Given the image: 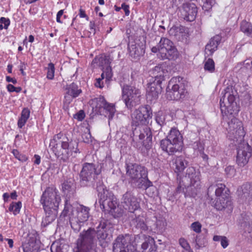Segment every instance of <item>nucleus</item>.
Returning a JSON list of instances; mask_svg holds the SVG:
<instances>
[{"mask_svg": "<svg viewBox=\"0 0 252 252\" xmlns=\"http://www.w3.org/2000/svg\"><path fill=\"white\" fill-rule=\"evenodd\" d=\"M187 87V82L183 77H172L166 88L167 98L176 101L184 99L188 94Z\"/></svg>", "mask_w": 252, "mask_h": 252, "instance_id": "8", "label": "nucleus"}, {"mask_svg": "<svg viewBox=\"0 0 252 252\" xmlns=\"http://www.w3.org/2000/svg\"><path fill=\"white\" fill-rule=\"evenodd\" d=\"M215 3V0H205L202 6V9L205 11H209L212 9L213 5Z\"/></svg>", "mask_w": 252, "mask_h": 252, "instance_id": "53", "label": "nucleus"}, {"mask_svg": "<svg viewBox=\"0 0 252 252\" xmlns=\"http://www.w3.org/2000/svg\"><path fill=\"white\" fill-rule=\"evenodd\" d=\"M73 208L72 205L68 201V199L66 198L64 206L63 211H62L61 217L65 218L67 216H69L71 214H72L73 212Z\"/></svg>", "mask_w": 252, "mask_h": 252, "instance_id": "41", "label": "nucleus"}, {"mask_svg": "<svg viewBox=\"0 0 252 252\" xmlns=\"http://www.w3.org/2000/svg\"><path fill=\"white\" fill-rule=\"evenodd\" d=\"M64 13V10L62 9L58 11V12L57 14V17H56V21L58 23H62V21L61 20V16L63 15Z\"/></svg>", "mask_w": 252, "mask_h": 252, "instance_id": "63", "label": "nucleus"}, {"mask_svg": "<svg viewBox=\"0 0 252 252\" xmlns=\"http://www.w3.org/2000/svg\"><path fill=\"white\" fill-rule=\"evenodd\" d=\"M102 167L103 164L101 165L99 169H97V167L93 163H84L79 174V182L81 187L91 188L96 189L98 192L100 207L105 213L95 222L92 221L93 228L94 227V223L98 221L100 218L105 217L110 220L113 224L111 231L108 233L109 235L113 231L114 224L112 220L106 216V212L109 213L114 218H118L123 216L124 210L119 207L118 199L113 193L108 190L104 185L101 175Z\"/></svg>", "mask_w": 252, "mask_h": 252, "instance_id": "1", "label": "nucleus"}, {"mask_svg": "<svg viewBox=\"0 0 252 252\" xmlns=\"http://www.w3.org/2000/svg\"><path fill=\"white\" fill-rule=\"evenodd\" d=\"M215 208L219 211L227 208L230 210H232V202L230 196L228 195L218 198L215 204Z\"/></svg>", "mask_w": 252, "mask_h": 252, "instance_id": "28", "label": "nucleus"}, {"mask_svg": "<svg viewBox=\"0 0 252 252\" xmlns=\"http://www.w3.org/2000/svg\"><path fill=\"white\" fill-rule=\"evenodd\" d=\"M18 197L17 192L16 190H13L10 194L8 192H5L2 195V198L4 203H7L9 201V198L11 199L15 200H17Z\"/></svg>", "mask_w": 252, "mask_h": 252, "instance_id": "46", "label": "nucleus"}, {"mask_svg": "<svg viewBox=\"0 0 252 252\" xmlns=\"http://www.w3.org/2000/svg\"><path fill=\"white\" fill-rule=\"evenodd\" d=\"M126 174L129 177V183L139 189H147L153 186V183L148 177L147 168L141 164L129 163L126 164Z\"/></svg>", "mask_w": 252, "mask_h": 252, "instance_id": "6", "label": "nucleus"}, {"mask_svg": "<svg viewBox=\"0 0 252 252\" xmlns=\"http://www.w3.org/2000/svg\"><path fill=\"white\" fill-rule=\"evenodd\" d=\"M122 8L124 10L125 15L128 16L130 13L129 6L128 4H126L125 3L122 4Z\"/></svg>", "mask_w": 252, "mask_h": 252, "instance_id": "60", "label": "nucleus"}, {"mask_svg": "<svg viewBox=\"0 0 252 252\" xmlns=\"http://www.w3.org/2000/svg\"><path fill=\"white\" fill-rule=\"evenodd\" d=\"M122 88V98L126 107L131 110L140 103L141 92L139 89L132 85L120 84Z\"/></svg>", "mask_w": 252, "mask_h": 252, "instance_id": "9", "label": "nucleus"}, {"mask_svg": "<svg viewBox=\"0 0 252 252\" xmlns=\"http://www.w3.org/2000/svg\"><path fill=\"white\" fill-rule=\"evenodd\" d=\"M115 111V105L107 102V104L101 108V110L97 115L104 116L105 117H107L109 120H111L114 117Z\"/></svg>", "mask_w": 252, "mask_h": 252, "instance_id": "34", "label": "nucleus"}, {"mask_svg": "<svg viewBox=\"0 0 252 252\" xmlns=\"http://www.w3.org/2000/svg\"><path fill=\"white\" fill-rule=\"evenodd\" d=\"M189 239L191 243L195 244V247L197 249L204 247L207 243L205 235L202 233L198 235L191 234Z\"/></svg>", "mask_w": 252, "mask_h": 252, "instance_id": "33", "label": "nucleus"}, {"mask_svg": "<svg viewBox=\"0 0 252 252\" xmlns=\"http://www.w3.org/2000/svg\"><path fill=\"white\" fill-rule=\"evenodd\" d=\"M252 156V148L249 144L243 141L238 145L235 162L239 167H245Z\"/></svg>", "mask_w": 252, "mask_h": 252, "instance_id": "13", "label": "nucleus"}, {"mask_svg": "<svg viewBox=\"0 0 252 252\" xmlns=\"http://www.w3.org/2000/svg\"><path fill=\"white\" fill-rule=\"evenodd\" d=\"M238 195L244 202L252 201V183H246L237 189Z\"/></svg>", "mask_w": 252, "mask_h": 252, "instance_id": "19", "label": "nucleus"}, {"mask_svg": "<svg viewBox=\"0 0 252 252\" xmlns=\"http://www.w3.org/2000/svg\"><path fill=\"white\" fill-rule=\"evenodd\" d=\"M166 115L161 111L155 113V120L158 125L159 130H161L163 126L166 125Z\"/></svg>", "mask_w": 252, "mask_h": 252, "instance_id": "39", "label": "nucleus"}, {"mask_svg": "<svg viewBox=\"0 0 252 252\" xmlns=\"http://www.w3.org/2000/svg\"><path fill=\"white\" fill-rule=\"evenodd\" d=\"M85 117V113L83 110H80L73 115V118L79 121H82Z\"/></svg>", "mask_w": 252, "mask_h": 252, "instance_id": "56", "label": "nucleus"}, {"mask_svg": "<svg viewBox=\"0 0 252 252\" xmlns=\"http://www.w3.org/2000/svg\"><path fill=\"white\" fill-rule=\"evenodd\" d=\"M26 69V64L24 62H21L20 64L19 65V70L21 71V73L23 76L26 75V73L24 71V69Z\"/></svg>", "mask_w": 252, "mask_h": 252, "instance_id": "64", "label": "nucleus"}, {"mask_svg": "<svg viewBox=\"0 0 252 252\" xmlns=\"http://www.w3.org/2000/svg\"><path fill=\"white\" fill-rule=\"evenodd\" d=\"M153 116L152 110L149 105H142L131 115V126L133 128L148 126Z\"/></svg>", "mask_w": 252, "mask_h": 252, "instance_id": "10", "label": "nucleus"}, {"mask_svg": "<svg viewBox=\"0 0 252 252\" xmlns=\"http://www.w3.org/2000/svg\"><path fill=\"white\" fill-rule=\"evenodd\" d=\"M158 43L160 47V59L162 60H175L177 59L178 51L171 40L165 37H161Z\"/></svg>", "mask_w": 252, "mask_h": 252, "instance_id": "12", "label": "nucleus"}, {"mask_svg": "<svg viewBox=\"0 0 252 252\" xmlns=\"http://www.w3.org/2000/svg\"><path fill=\"white\" fill-rule=\"evenodd\" d=\"M84 222H82L79 220L78 218L69 219V223L72 229L76 232H79L83 225Z\"/></svg>", "mask_w": 252, "mask_h": 252, "instance_id": "42", "label": "nucleus"}, {"mask_svg": "<svg viewBox=\"0 0 252 252\" xmlns=\"http://www.w3.org/2000/svg\"><path fill=\"white\" fill-rule=\"evenodd\" d=\"M90 211L89 207L80 205L77 208V218L82 222L86 221L90 216Z\"/></svg>", "mask_w": 252, "mask_h": 252, "instance_id": "35", "label": "nucleus"}, {"mask_svg": "<svg viewBox=\"0 0 252 252\" xmlns=\"http://www.w3.org/2000/svg\"><path fill=\"white\" fill-rule=\"evenodd\" d=\"M12 153L13 154L15 158L20 161L25 162L28 159V158L26 155L20 153L19 151L17 149H13L12 151Z\"/></svg>", "mask_w": 252, "mask_h": 252, "instance_id": "48", "label": "nucleus"}, {"mask_svg": "<svg viewBox=\"0 0 252 252\" xmlns=\"http://www.w3.org/2000/svg\"><path fill=\"white\" fill-rule=\"evenodd\" d=\"M202 225L199 221H195L191 223V229L197 233H199L201 231Z\"/></svg>", "mask_w": 252, "mask_h": 252, "instance_id": "55", "label": "nucleus"}, {"mask_svg": "<svg viewBox=\"0 0 252 252\" xmlns=\"http://www.w3.org/2000/svg\"><path fill=\"white\" fill-rule=\"evenodd\" d=\"M79 16L80 18H85L87 20H89V17L86 14L85 10L80 8Z\"/></svg>", "mask_w": 252, "mask_h": 252, "instance_id": "62", "label": "nucleus"}, {"mask_svg": "<svg viewBox=\"0 0 252 252\" xmlns=\"http://www.w3.org/2000/svg\"><path fill=\"white\" fill-rule=\"evenodd\" d=\"M34 243L32 242H29L22 245V248L24 252H33Z\"/></svg>", "mask_w": 252, "mask_h": 252, "instance_id": "51", "label": "nucleus"}, {"mask_svg": "<svg viewBox=\"0 0 252 252\" xmlns=\"http://www.w3.org/2000/svg\"><path fill=\"white\" fill-rule=\"evenodd\" d=\"M133 139L137 137L142 141L143 147L146 150V153L151 148L153 135L151 129L148 126H141L132 129Z\"/></svg>", "mask_w": 252, "mask_h": 252, "instance_id": "11", "label": "nucleus"}, {"mask_svg": "<svg viewBox=\"0 0 252 252\" xmlns=\"http://www.w3.org/2000/svg\"><path fill=\"white\" fill-rule=\"evenodd\" d=\"M162 81L160 80L154 79L148 84L146 94L148 99L152 101L158 98L159 94L161 93L162 90Z\"/></svg>", "mask_w": 252, "mask_h": 252, "instance_id": "16", "label": "nucleus"}, {"mask_svg": "<svg viewBox=\"0 0 252 252\" xmlns=\"http://www.w3.org/2000/svg\"><path fill=\"white\" fill-rule=\"evenodd\" d=\"M112 59L109 54H102L98 56H96L92 61V65L94 67L99 66L102 69L107 67H110V64Z\"/></svg>", "mask_w": 252, "mask_h": 252, "instance_id": "21", "label": "nucleus"}, {"mask_svg": "<svg viewBox=\"0 0 252 252\" xmlns=\"http://www.w3.org/2000/svg\"><path fill=\"white\" fill-rule=\"evenodd\" d=\"M186 177L190 179V185L198 187L200 185V173L192 166L189 167L186 171Z\"/></svg>", "mask_w": 252, "mask_h": 252, "instance_id": "27", "label": "nucleus"}, {"mask_svg": "<svg viewBox=\"0 0 252 252\" xmlns=\"http://www.w3.org/2000/svg\"><path fill=\"white\" fill-rule=\"evenodd\" d=\"M169 33L170 35L175 36L178 40H184L188 36V29L185 26L179 25L174 26L170 28Z\"/></svg>", "mask_w": 252, "mask_h": 252, "instance_id": "24", "label": "nucleus"}, {"mask_svg": "<svg viewBox=\"0 0 252 252\" xmlns=\"http://www.w3.org/2000/svg\"><path fill=\"white\" fill-rule=\"evenodd\" d=\"M189 163L188 160L185 157L183 156L177 157L174 162V171L178 176L188 167Z\"/></svg>", "mask_w": 252, "mask_h": 252, "instance_id": "30", "label": "nucleus"}, {"mask_svg": "<svg viewBox=\"0 0 252 252\" xmlns=\"http://www.w3.org/2000/svg\"><path fill=\"white\" fill-rule=\"evenodd\" d=\"M22 206V204L21 201H13L9 205L8 211L9 212H12L14 216H16L20 213Z\"/></svg>", "mask_w": 252, "mask_h": 252, "instance_id": "40", "label": "nucleus"}, {"mask_svg": "<svg viewBox=\"0 0 252 252\" xmlns=\"http://www.w3.org/2000/svg\"><path fill=\"white\" fill-rule=\"evenodd\" d=\"M180 245L187 252H193L187 241L184 238H181L179 240Z\"/></svg>", "mask_w": 252, "mask_h": 252, "instance_id": "50", "label": "nucleus"}, {"mask_svg": "<svg viewBox=\"0 0 252 252\" xmlns=\"http://www.w3.org/2000/svg\"><path fill=\"white\" fill-rule=\"evenodd\" d=\"M204 68L205 71L210 73H213L215 70V62L211 58L208 59L204 62Z\"/></svg>", "mask_w": 252, "mask_h": 252, "instance_id": "45", "label": "nucleus"}, {"mask_svg": "<svg viewBox=\"0 0 252 252\" xmlns=\"http://www.w3.org/2000/svg\"><path fill=\"white\" fill-rule=\"evenodd\" d=\"M166 225L167 223L165 219L163 218L157 219L155 225L158 232H162L165 230Z\"/></svg>", "mask_w": 252, "mask_h": 252, "instance_id": "44", "label": "nucleus"}, {"mask_svg": "<svg viewBox=\"0 0 252 252\" xmlns=\"http://www.w3.org/2000/svg\"><path fill=\"white\" fill-rule=\"evenodd\" d=\"M104 70V72L105 74V81L106 82H109L111 80L112 76H113V73L112 71L111 67H107L103 69Z\"/></svg>", "mask_w": 252, "mask_h": 252, "instance_id": "54", "label": "nucleus"}, {"mask_svg": "<svg viewBox=\"0 0 252 252\" xmlns=\"http://www.w3.org/2000/svg\"><path fill=\"white\" fill-rule=\"evenodd\" d=\"M145 45L143 44L131 45L128 48L130 56L135 61L139 59L145 53Z\"/></svg>", "mask_w": 252, "mask_h": 252, "instance_id": "29", "label": "nucleus"}, {"mask_svg": "<svg viewBox=\"0 0 252 252\" xmlns=\"http://www.w3.org/2000/svg\"><path fill=\"white\" fill-rule=\"evenodd\" d=\"M249 220L248 216L242 215L241 219L239 220V224L243 229L244 235L247 237H251L252 233V226Z\"/></svg>", "mask_w": 252, "mask_h": 252, "instance_id": "31", "label": "nucleus"}, {"mask_svg": "<svg viewBox=\"0 0 252 252\" xmlns=\"http://www.w3.org/2000/svg\"><path fill=\"white\" fill-rule=\"evenodd\" d=\"M221 246L224 249L226 248L228 245V241L226 237L223 236L220 242Z\"/></svg>", "mask_w": 252, "mask_h": 252, "instance_id": "61", "label": "nucleus"}, {"mask_svg": "<svg viewBox=\"0 0 252 252\" xmlns=\"http://www.w3.org/2000/svg\"><path fill=\"white\" fill-rule=\"evenodd\" d=\"M94 227L80 233L76 241L77 250L74 252H97V240L100 246L105 247L108 233L113 227L111 220L102 217L94 223Z\"/></svg>", "mask_w": 252, "mask_h": 252, "instance_id": "3", "label": "nucleus"}, {"mask_svg": "<svg viewBox=\"0 0 252 252\" xmlns=\"http://www.w3.org/2000/svg\"><path fill=\"white\" fill-rule=\"evenodd\" d=\"M186 189V188L185 187H183V186L181 184V183L180 182L176 189V193H183L185 194V195L186 196V192H185Z\"/></svg>", "mask_w": 252, "mask_h": 252, "instance_id": "59", "label": "nucleus"}, {"mask_svg": "<svg viewBox=\"0 0 252 252\" xmlns=\"http://www.w3.org/2000/svg\"><path fill=\"white\" fill-rule=\"evenodd\" d=\"M252 101V96L249 94H246L243 96L242 105L245 107H249L251 105Z\"/></svg>", "mask_w": 252, "mask_h": 252, "instance_id": "49", "label": "nucleus"}, {"mask_svg": "<svg viewBox=\"0 0 252 252\" xmlns=\"http://www.w3.org/2000/svg\"><path fill=\"white\" fill-rule=\"evenodd\" d=\"M62 191L66 198L69 199L75 192V181L72 179L64 181L62 184Z\"/></svg>", "mask_w": 252, "mask_h": 252, "instance_id": "25", "label": "nucleus"}, {"mask_svg": "<svg viewBox=\"0 0 252 252\" xmlns=\"http://www.w3.org/2000/svg\"><path fill=\"white\" fill-rule=\"evenodd\" d=\"M240 31L248 37H252V25L246 20L242 21L240 23Z\"/></svg>", "mask_w": 252, "mask_h": 252, "instance_id": "38", "label": "nucleus"}, {"mask_svg": "<svg viewBox=\"0 0 252 252\" xmlns=\"http://www.w3.org/2000/svg\"><path fill=\"white\" fill-rule=\"evenodd\" d=\"M153 75L154 79L164 81L166 78H168V72L166 69V66L162 64H158L150 71Z\"/></svg>", "mask_w": 252, "mask_h": 252, "instance_id": "22", "label": "nucleus"}, {"mask_svg": "<svg viewBox=\"0 0 252 252\" xmlns=\"http://www.w3.org/2000/svg\"><path fill=\"white\" fill-rule=\"evenodd\" d=\"M93 163L94 164V163ZM94 164L97 167V169H99L101 165L103 164V167L101 169V171L105 168L104 164L105 165V168L106 170L111 169L114 166L113 161L111 157L110 156L106 157L104 163H101L99 164H96L94 163Z\"/></svg>", "mask_w": 252, "mask_h": 252, "instance_id": "43", "label": "nucleus"}, {"mask_svg": "<svg viewBox=\"0 0 252 252\" xmlns=\"http://www.w3.org/2000/svg\"><path fill=\"white\" fill-rule=\"evenodd\" d=\"M82 138L84 143L89 144L92 142V137L90 132L83 134Z\"/></svg>", "mask_w": 252, "mask_h": 252, "instance_id": "58", "label": "nucleus"}, {"mask_svg": "<svg viewBox=\"0 0 252 252\" xmlns=\"http://www.w3.org/2000/svg\"><path fill=\"white\" fill-rule=\"evenodd\" d=\"M221 40V36L217 34L212 37L209 42L205 46V54L208 56H212L214 53L218 49V45L220 44Z\"/></svg>", "mask_w": 252, "mask_h": 252, "instance_id": "26", "label": "nucleus"}, {"mask_svg": "<svg viewBox=\"0 0 252 252\" xmlns=\"http://www.w3.org/2000/svg\"><path fill=\"white\" fill-rule=\"evenodd\" d=\"M132 225L137 229L139 230L141 234L145 232L148 230V226L145 222L144 218L140 215L136 216L135 218L131 220Z\"/></svg>", "mask_w": 252, "mask_h": 252, "instance_id": "32", "label": "nucleus"}, {"mask_svg": "<svg viewBox=\"0 0 252 252\" xmlns=\"http://www.w3.org/2000/svg\"><path fill=\"white\" fill-rule=\"evenodd\" d=\"M0 23L4 25V29H7L10 24V21L9 18L1 17L0 18Z\"/></svg>", "mask_w": 252, "mask_h": 252, "instance_id": "57", "label": "nucleus"}, {"mask_svg": "<svg viewBox=\"0 0 252 252\" xmlns=\"http://www.w3.org/2000/svg\"><path fill=\"white\" fill-rule=\"evenodd\" d=\"M131 241V235L128 233L119 235L114 241L113 251L118 252L122 250H129L130 246H133Z\"/></svg>", "mask_w": 252, "mask_h": 252, "instance_id": "15", "label": "nucleus"}, {"mask_svg": "<svg viewBox=\"0 0 252 252\" xmlns=\"http://www.w3.org/2000/svg\"><path fill=\"white\" fill-rule=\"evenodd\" d=\"M49 146L56 158L63 162H66L71 156L75 157L80 153L78 143L75 140H69L61 132L51 139Z\"/></svg>", "mask_w": 252, "mask_h": 252, "instance_id": "5", "label": "nucleus"}, {"mask_svg": "<svg viewBox=\"0 0 252 252\" xmlns=\"http://www.w3.org/2000/svg\"><path fill=\"white\" fill-rule=\"evenodd\" d=\"M182 15L185 20L189 22L193 21L197 13V8L193 3H185L183 5Z\"/></svg>", "mask_w": 252, "mask_h": 252, "instance_id": "18", "label": "nucleus"}, {"mask_svg": "<svg viewBox=\"0 0 252 252\" xmlns=\"http://www.w3.org/2000/svg\"><path fill=\"white\" fill-rule=\"evenodd\" d=\"M184 146L183 137L177 127H172L166 137L160 142L162 150L171 156L182 151Z\"/></svg>", "mask_w": 252, "mask_h": 252, "instance_id": "7", "label": "nucleus"}, {"mask_svg": "<svg viewBox=\"0 0 252 252\" xmlns=\"http://www.w3.org/2000/svg\"><path fill=\"white\" fill-rule=\"evenodd\" d=\"M221 95L220 104L223 116L222 125L226 128L229 139L241 141L245 135L243 124L232 115L239 111L236 102L237 93L232 86H229L222 92Z\"/></svg>", "mask_w": 252, "mask_h": 252, "instance_id": "2", "label": "nucleus"}, {"mask_svg": "<svg viewBox=\"0 0 252 252\" xmlns=\"http://www.w3.org/2000/svg\"><path fill=\"white\" fill-rule=\"evenodd\" d=\"M30 116V110L27 107L24 108L21 112V116L19 118L17 125L18 127L22 128L27 123Z\"/></svg>", "mask_w": 252, "mask_h": 252, "instance_id": "36", "label": "nucleus"}, {"mask_svg": "<svg viewBox=\"0 0 252 252\" xmlns=\"http://www.w3.org/2000/svg\"><path fill=\"white\" fill-rule=\"evenodd\" d=\"M192 147L195 151H198L199 153L202 152V151L204 150V144L199 140L193 142Z\"/></svg>", "mask_w": 252, "mask_h": 252, "instance_id": "52", "label": "nucleus"}, {"mask_svg": "<svg viewBox=\"0 0 252 252\" xmlns=\"http://www.w3.org/2000/svg\"><path fill=\"white\" fill-rule=\"evenodd\" d=\"M47 70V78L49 80H53L54 78L55 71L54 64L52 63H48Z\"/></svg>", "mask_w": 252, "mask_h": 252, "instance_id": "47", "label": "nucleus"}, {"mask_svg": "<svg viewBox=\"0 0 252 252\" xmlns=\"http://www.w3.org/2000/svg\"><path fill=\"white\" fill-rule=\"evenodd\" d=\"M137 237L144 240L141 245L143 252H152L157 251V246L155 244V241L153 237L144 234H140L137 235Z\"/></svg>", "mask_w": 252, "mask_h": 252, "instance_id": "20", "label": "nucleus"}, {"mask_svg": "<svg viewBox=\"0 0 252 252\" xmlns=\"http://www.w3.org/2000/svg\"><path fill=\"white\" fill-rule=\"evenodd\" d=\"M61 201L59 192L55 186L46 188L40 200L45 213L41 222V226L46 227L55 220Z\"/></svg>", "mask_w": 252, "mask_h": 252, "instance_id": "4", "label": "nucleus"}, {"mask_svg": "<svg viewBox=\"0 0 252 252\" xmlns=\"http://www.w3.org/2000/svg\"><path fill=\"white\" fill-rule=\"evenodd\" d=\"M123 207L130 213L140 208V204L137 197L131 190H127L123 195L121 200Z\"/></svg>", "mask_w": 252, "mask_h": 252, "instance_id": "14", "label": "nucleus"}, {"mask_svg": "<svg viewBox=\"0 0 252 252\" xmlns=\"http://www.w3.org/2000/svg\"><path fill=\"white\" fill-rule=\"evenodd\" d=\"M94 102L95 103V105L94 108L93 107V110L95 115H97L101 110V108H103L107 103L102 96L95 98L94 99Z\"/></svg>", "mask_w": 252, "mask_h": 252, "instance_id": "37", "label": "nucleus"}, {"mask_svg": "<svg viewBox=\"0 0 252 252\" xmlns=\"http://www.w3.org/2000/svg\"><path fill=\"white\" fill-rule=\"evenodd\" d=\"M66 93L64 97V103L69 104L73 100V99L78 97L82 93V90L79 88L78 85L73 82L65 86Z\"/></svg>", "mask_w": 252, "mask_h": 252, "instance_id": "17", "label": "nucleus"}, {"mask_svg": "<svg viewBox=\"0 0 252 252\" xmlns=\"http://www.w3.org/2000/svg\"><path fill=\"white\" fill-rule=\"evenodd\" d=\"M214 190L217 199L219 197L229 195V190L224 184L210 186L208 188L207 195L208 197H210V194Z\"/></svg>", "mask_w": 252, "mask_h": 252, "instance_id": "23", "label": "nucleus"}]
</instances>
